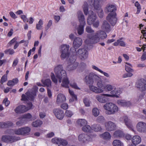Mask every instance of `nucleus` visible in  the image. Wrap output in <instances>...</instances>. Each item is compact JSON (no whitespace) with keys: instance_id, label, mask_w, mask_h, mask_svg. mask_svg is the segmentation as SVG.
Here are the masks:
<instances>
[{"instance_id":"nucleus-1","label":"nucleus","mask_w":146,"mask_h":146,"mask_svg":"<svg viewBox=\"0 0 146 146\" xmlns=\"http://www.w3.org/2000/svg\"><path fill=\"white\" fill-rule=\"evenodd\" d=\"M88 54L86 50L84 48L79 49L76 52V55H71L68 61L67 70L70 71L76 69L78 65V63L75 62L77 57H79L81 60H84L87 58Z\"/></svg>"},{"instance_id":"nucleus-2","label":"nucleus","mask_w":146,"mask_h":146,"mask_svg":"<svg viewBox=\"0 0 146 146\" xmlns=\"http://www.w3.org/2000/svg\"><path fill=\"white\" fill-rule=\"evenodd\" d=\"M54 72L56 77L58 79L59 83H61L62 79H63L62 86L65 88H68L69 82L67 77L66 71L63 69L62 66L58 65L54 68Z\"/></svg>"},{"instance_id":"nucleus-3","label":"nucleus","mask_w":146,"mask_h":146,"mask_svg":"<svg viewBox=\"0 0 146 146\" xmlns=\"http://www.w3.org/2000/svg\"><path fill=\"white\" fill-rule=\"evenodd\" d=\"M107 35L104 31H99L96 33L94 35L92 34H89L87 36V38L85 41V43L88 44H93L98 42L100 37L102 39L107 38Z\"/></svg>"},{"instance_id":"nucleus-4","label":"nucleus","mask_w":146,"mask_h":146,"mask_svg":"<svg viewBox=\"0 0 146 146\" xmlns=\"http://www.w3.org/2000/svg\"><path fill=\"white\" fill-rule=\"evenodd\" d=\"M105 10L106 12H110L106 17L107 20L109 22L111 25L115 26L117 20L116 13V7L113 5H109L105 8Z\"/></svg>"},{"instance_id":"nucleus-5","label":"nucleus","mask_w":146,"mask_h":146,"mask_svg":"<svg viewBox=\"0 0 146 146\" xmlns=\"http://www.w3.org/2000/svg\"><path fill=\"white\" fill-rule=\"evenodd\" d=\"M78 18L80 23L77 29L78 33L79 35H82L84 32V28L86 24L84 17L82 12L81 11H78L77 13Z\"/></svg>"},{"instance_id":"nucleus-6","label":"nucleus","mask_w":146,"mask_h":146,"mask_svg":"<svg viewBox=\"0 0 146 146\" xmlns=\"http://www.w3.org/2000/svg\"><path fill=\"white\" fill-rule=\"evenodd\" d=\"M96 14L92 11H90L89 16L87 20V24L90 25L92 24L93 27L97 28L99 25V21L98 20L96 21Z\"/></svg>"},{"instance_id":"nucleus-7","label":"nucleus","mask_w":146,"mask_h":146,"mask_svg":"<svg viewBox=\"0 0 146 146\" xmlns=\"http://www.w3.org/2000/svg\"><path fill=\"white\" fill-rule=\"evenodd\" d=\"M85 82L87 84L92 85L94 83L101 80V78L94 73L92 72L85 76Z\"/></svg>"},{"instance_id":"nucleus-8","label":"nucleus","mask_w":146,"mask_h":146,"mask_svg":"<svg viewBox=\"0 0 146 146\" xmlns=\"http://www.w3.org/2000/svg\"><path fill=\"white\" fill-rule=\"evenodd\" d=\"M104 108L108 111L107 113L108 114H114L118 110V107L112 103H106L104 106Z\"/></svg>"},{"instance_id":"nucleus-9","label":"nucleus","mask_w":146,"mask_h":146,"mask_svg":"<svg viewBox=\"0 0 146 146\" xmlns=\"http://www.w3.org/2000/svg\"><path fill=\"white\" fill-rule=\"evenodd\" d=\"M89 135H87L85 134H80L78 137V139L79 141L82 143H88L89 141H91L92 138L96 136L94 134H91Z\"/></svg>"},{"instance_id":"nucleus-10","label":"nucleus","mask_w":146,"mask_h":146,"mask_svg":"<svg viewBox=\"0 0 146 146\" xmlns=\"http://www.w3.org/2000/svg\"><path fill=\"white\" fill-rule=\"evenodd\" d=\"M95 83H97V86L99 88L93 85H90L89 88L90 90L97 93H99L103 92L104 91V90H103L104 86H103L102 83L101 79V80H99L97 82H96Z\"/></svg>"},{"instance_id":"nucleus-11","label":"nucleus","mask_w":146,"mask_h":146,"mask_svg":"<svg viewBox=\"0 0 146 146\" xmlns=\"http://www.w3.org/2000/svg\"><path fill=\"white\" fill-rule=\"evenodd\" d=\"M103 0H94V7L96 10V12L100 18H102L104 16L102 9L101 8L100 4L102 3Z\"/></svg>"},{"instance_id":"nucleus-12","label":"nucleus","mask_w":146,"mask_h":146,"mask_svg":"<svg viewBox=\"0 0 146 146\" xmlns=\"http://www.w3.org/2000/svg\"><path fill=\"white\" fill-rule=\"evenodd\" d=\"M31 130V129L29 127H25L15 129L14 132L17 135H26L29 134Z\"/></svg>"},{"instance_id":"nucleus-13","label":"nucleus","mask_w":146,"mask_h":146,"mask_svg":"<svg viewBox=\"0 0 146 146\" xmlns=\"http://www.w3.org/2000/svg\"><path fill=\"white\" fill-rule=\"evenodd\" d=\"M61 47L62 53L60 57L61 58L68 57L69 56V54L68 53L69 46L66 44L62 45Z\"/></svg>"},{"instance_id":"nucleus-14","label":"nucleus","mask_w":146,"mask_h":146,"mask_svg":"<svg viewBox=\"0 0 146 146\" xmlns=\"http://www.w3.org/2000/svg\"><path fill=\"white\" fill-rule=\"evenodd\" d=\"M136 87L142 91L146 90V81L144 79L141 78L138 80L136 84Z\"/></svg>"},{"instance_id":"nucleus-15","label":"nucleus","mask_w":146,"mask_h":146,"mask_svg":"<svg viewBox=\"0 0 146 146\" xmlns=\"http://www.w3.org/2000/svg\"><path fill=\"white\" fill-rule=\"evenodd\" d=\"M51 141L53 143L58 145V146L60 145L66 146L68 144V142L66 140L56 137L52 138Z\"/></svg>"},{"instance_id":"nucleus-16","label":"nucleus","mask_w":146,"mask_h":146,"mask_svg":"<svg viewBox=\"0 0 146 146\" xmlns=\"http://www.w3.org/2000/svg\"><path fill=\"white\" fill-rule=\"evenodd\" d=\"M53 112L57 118L60 120L62 119L64 116L63 111L60 109H54Z\"/></svg>"},{"instance_id":"nucleus-17","label":"nucleus","mask_w":146,"mask_h":146,"mask_svg":"<svg viewBox=\"0 0 146 146\" xmlns=\"http://www.w3.org/2000/svg\"><path fill=\"white\" fill-rule=\"evenodd\" d=\"M106 129L108 131H111L115 130L116 128V125L113 122L109 121L105 123Z\"/></svg>"},{"instance_id":"nucleus-18","label":"nucleus","mask_w":146,"mask_h":146,"mask_svg":"<svg viewBox=\"0 0 146 146\" xmlns=\"http://www.w3.org/2000/svg\"><path fill=\"white\" fill-rule=\"evenodd\" d=\"M36 89H34L31 92H27L26 93V95L27 96L28 99L31 101L34 100L35 97L36 96V93L37 91L38 88L36 86Z\"/></svg>"},{"instance_id":"nucleus-19","label":"nucleus","mask_w":146,"mask_h":146,"mask_svg":"<svg viewBox=\"0 0 146 146\" xmlns=\"http://www.w3.org/2000/svg\"><path fill=\"white\" fill-rule=\"evenodd\" d=\"M106 94H103L100 95H98L96 96V99L99 102L102 103L107 102L109 100V98Z\"/></svg>"},{"instance_id":"nucleus-20","label":"nucleus","mask_w":146,"mask_h":146,"mask_svg":"<svg viewBox=\"0 0 146 146\" xmlns=\"http://www.w3.org/2000/svg\"><path fill=\"white\" fill-rule=\"evenodd\" d=\"M82 43V39L79 37H76L74 38L73 43L74 48L76 49L80 47Z\"/></svg>"},{"instance_id":"nucleus-21","label":"nucleus","mask_w":146,"mask_h":146,"mask_svg":"<svg viewBox=\"0 0 146 146\" xmlns=\"http://www.w3.org/2000/svg\"><path fill=\"white\" fill-rule=\"evenodd\" d=\"M16 113H22L27 111L26 107L23 105H20L17 107L14 110Z\"/></svg>"},{"instance_id":"nucleus-22","label":"nucleus","mask_w":146,"mask_h":146,"mask_svg":"<svg viewBox=\"0 0 146 146\" xmlns=\"http://www.w3.org/2000/svg\"><path fill=\"white\" fill-rule=\"evenodd\" d=\"M121 91L120 90L114 89V90L111 91V94H106L107 96L112 97L118 98L121 94Z\"/></svg>"},{"instance_id":"nucleus-23","label":"nucleus","mask_w":146,"mask_h":146,"mask_svg":"<svg viewBox=\"0 0 146 146\" xmlns=\"http://www.w3.org/2000/svg\"><path fill=\"white\" fill-rule=\"evenodd\" d=\"M102 28L107 33L110 32L111 30L110 25L106 21H104Z\"/></svg>"},{"instance_id":"nucleus-24","label":"nucleus","mask_w":146,"mask_h":146,"mask_svg":"<svg viewBox=\"0 0 146 146\" xmlns=\"http://www.w3.org/2000/svg\"><path fill=\"white\" fill-rule=\"evenodd\" d=\"M124 121L125 124L127 127L133 131V126L132 125L131 120L128 119L127 116H125L124 117Z\"/></svg>"},{"instance_id":"nucleus-25","label":"nucleus","mask_w":146,"mask_h":146,"mask_svg":"<svg viewBox=\"0 0 146 146\" xmlns=\"http://www.w3.org/2000/svg\"><path fill=\"white\" fill-rule=\"evenodd\" d=\"M115 138H120L124 137V134L121 130H118L116 131L113 134Z\"/></svg>"},{"instance_id":"nucleus-26","label":"nucleus","mask_w":146,"mask_h":146,"mask_svg":"<svg viewBox=\"0 0 146 146\" xmlns=\"http://www.w3.org/2000/svg\"><path fill=\"white\" fill-rule=\"evenodd\" d=\"M66 100V97L65 96L62 94H58L57 96L56 100V102L58 104H60Z\"/></svg>"},{"instance_id":"nucleus-27","label":"nucleus","mask_w":146,"mask_h":146,"mask_svg":"<svg viewBox=\"0 0 146 146\" xmlns=\"http://www.w3.org/2000/svg\"><path fill=\"white\" fill-rule=\"evenodd\" d=\"M117 103L121 106L127 107L129 106L131 104L129 101L127 102L124 100H119L117 101Z\"/></svg>"},{"instance_id":"nucleus-28","label":"nucleus","mask_w":146,"mask_h":146,"mask_svg":"<svg viewBox=\"0 0 146 146\" xmlns=\"http://www.w3.org/2000/svg\"><path fill=\"white\" fill-rule=\"evenodd\" d=\"M13 123L11 121H7L4 122H0V128H5L11 126Z\"/></svg>"},{"instance_id":"nucleus-29","label":"nucleus","mask_w":146,"mask_h":146,"mask_svg":"<svg viewBox=\"0 0 146 146\" xmlns=\"http://www.w3.org/2000/svg\"><path fill=\"white\" fill-rule=\"evenodd\" d=\"M131 141L133 144H135L136 145L139 144L141 141V137L138 135L133 136L132 139Z\"/></svg>"},{"instance_id":"nucleus-30","label":"nucleus","mask_w":146,"mask_h":146,"mask_svg":"<svg viewBox=\"0 0 146 146\" xmlns=\"http://www.w3.org/2000/svg\"><path fill=\"white\" fill-rule=\"evenodd\" d=\"M100 137L106 140H109L111 139V135L108 132H106L100 135Z\"/></svg>"},{"instance_id":"nucleus-31","label":"nucleus","mask_w":146,"mask_h":146,"mask_svg":"<svg viewBox=\"0 0 146 146\" xmlns=\"http://www.w3.org/2000/svg\"><path fill=\"white\" fill-rule=\"evenodd\" d=\"M123 39V38H120L119 39L117 40L116 42H115L113 44L114 46H117L119 44L121 46H125V42L122 40Z\"/></svg>"},{"instance_id":"nucleus-32","label":"nucleus","mask_w":146,"mask_h":146,"mask_svg":"<svg viewBox=\"0 0 146 146\" xmlns=\"http://www.w3.org/2000/svg\"><path fill=\"white\" fill-rule=\"evenodd\" d=\"M82 129L83 131L87 133H89L90 134H92V127L89 125H85L82 127Z\"/></svg>"},{"instance_id":"nucleus-33","label":"nucleus","mask_w":146,"mask_h":146,"mask_svg":"<svg viewBox=\"0 0 146 146\" xmlns=\"http://www.w3.org/2000/svg\"><path fill=\"white\" fill-rule=\"evenodd\" d=\"M92 133L93 131L97 132L101 130L102 128L99 125L94 124L92 126Z\"/></svg>"},{"instance_id":"nucleus-34","label":"nucleus","mask_w":146,"mask_h":146,"mask_svg":"<svg viewBox=\"0 0 146 146\" xmlns=\"http://www.w3.org/2000/svg\"><path fill=\"white\" fill-rule=\"evenodd\" d=\"M69 92L70 95L72 96V99L70 100V102H73L74 101L77 100V96L75 95L74 92L72 90H71L70 89H69Z\"/></svg>"},{"instance_id":"nucleus-35","label":"nucleus","mask_w":146,"mask_h":146,"mask_svg":"<svg viewBox=\"0 0 146 146\" xmlns=\"http://www.w3.org/2000/svg\"><path fill=\"white\" fill-rule=\"evenodd\" d=\"M41 82L44 85V86L50 87L51 86V81L50 79H47L45 80H42Z\"/></svg>"},{"instance_id":"nucleus-36","label":"nucleus","mask_w":146,"mask_h":146,"mask_svg":"<svg viewBox=\"0 0 146 146\" xmlns=\"http://www.w3.org/2000/svg\"><path fill=\"white\" fill-rule=\"evenodd\" d=\"M77 124L81 126H84L87 124V121L84 119H80L77 121Z\"/></svg>"},{"instance_id":"nucleus-37","label":"nucleus","mask_w":146,"mask_h":146,"mask_svg":"<svg viewBox=\"0 0 146 146\" xmlns=\"http://www.w3.org/2000/svg\"><path fill=\"white\" fill-rule=\"evenodd\" d=\"M83 10L85 15H87L88 12V5L86 2H84L83 5Z\"/></svg>"},{"instance_id":"nucleus-38","label":"nucleus","mask_w":146,"mask_h":146,"mask_svg":"<svg viewBox=\"0 0 146 146\" xmlns=\"http://www.w3.org/2000/svg\"><path fill=\"white\" fill-rule=\"evenodd\" d=\"M42 124V121L39 120H37L33 123V126L34 127H40Z\"/></svg>"},{"instance_id":"nucleus-39","label":"nucleus","mask_w":146,"mask_h":146,"mask_svg":"<svg viewBox=\"0 0 146 146\" xmlns=\"http://www.w3.org/2000/svg\"><path fill=\"white\" fill-rule=\"evenodd\" d=\"M7 77L6 76L3 75L1 78L0 81V88H2L3 87V84L4 83L7 81Z\"/></svg>"},{"instance_id":"nucleus-40","label":"nucleus","mask_w":146,"mask_h":146,"mask_svg":"<svg viewBox=\"0 0 146 146\" xmlns=\"http://www.w3.org/2000/svg\"><path fill=\"white\" fill-rule=\"evenodd\" d=\"M8 143H12L18 140L17 137L12 136L9 135Z\"/></svg>"},{"instance_id":"nucleus-41","label":"nucleus","mask_w":146,"mask_h":146,"mask_svg":"<svg viewBox=\"0 0 146 146\" xmlns=\"http://www.w3.org/2000/svg\"><path fill=\"white\" fill-rule=\"evenodd\" d=\"M43 21L42 19H40L38 23L36 25V28L37 30H39L42 29L43 25Z\"/></svg>"},{"instance_id":"nucleus-42","label":"nucleus","mask_w":146,"mask_h":146,"mask_svg":"<svg viewBox=\"0 0 146 146\" xmlns=\"http://www.w3.org/2000/svg\"><path fill=\"white\" fill-rule=\"evenodd\" d=\"M134 5L137 7V9L136 14H139L140 13L141 9L140 5L138 1H136L134 4Z\"/></svg>"},{"instance_id":"nucleus-43","label":"nucleus","mask_w":146,"mask_h":146,"mask_svg":"<svg viewBox=\"0 0 146 146\" xmlns=\"http://www.w3.org/2000/svg\"><path fill=\"white\" fill-rule=\"evenodd\" d=\"M113 88V87L110 84H107L106 85L103 89V90L107 91H110Z\"/></svg>"},{"instance_id":"nucleus-44","label":"nucleus","mask_w":146,"mask_h":146,"mask_svg":"<svg viewBox=\"0 0 146 146\" xmlns=\"http://www.w3.org/2000/svg\"><path fill=\"white\" fill-rule=\"evenodd\" d=\"M32 117L30 113H27L21 116V118L25 120V122H27L25 121V119H31Z\"/></svg>"},{"instance_id":"nucleus-45","label":"nucleus","mask_w":146,"mask_h":146,"mask_svg":"<svg viewBox=\"0 0 146 146\" xmlns=\"http://www.w3.org/2000/svg\"><path fill=\"white\" fill-rule=\"evenodd\" d=\"M113 146H121L122 143L119 140H114L113 142Z\"/></svg>"},{"instance_id":"nucleus-46","label":"nucleus","mask_w":146,"mask_h":146,"mask_svg":"<svg viewBox=\"0 0 146 146\" xmlns=\"http://www.w3.org/2000/svg\"><path fill=\"white\" fill-rule=\"evenodd\" d=\"M93 115L95 117H97L98 115L99 114V111L97 108H94L92 110Z\"/></svg>"},{"instance_id":"nucleus-47","label":"nucleus","mask_w":146,"mask_h":146,"mask_svg":"<svg viewBox=\"0 0 146 146\" xmlns=\"http://www.w3.org/2000/svg\"><path fill=\"white\" fill-rule=\"evenodd\" d=\"M4 52L6 54L12 55L15 53V51L13 49L9 48L5 50L4 51Z\"/></svg>"},{"instance_id":"nucleus-48","label":"nucleus","mask_w":146,"mask_h":146,"mask_svg":"<svg viewBox=\"0 0 146 146\" xmlns=\"http://www.w3.org/2000/svg\"><path fill=\"white\" fill-rule=\"evenodd\" d=\"M26 123V122H25V120L23 119L22 118L20 120L17 121L16 124L18 126H21L23 124H25Z\"/></svg>"},{"instance_id":"nucleus-49","label":"nucleus","mask_w":146,"mask_h":146,"mask_svg":"<svg viewBox=\"0 0 146 146\" xmlns=\"http://www.w3.org/2000/svg\"><path fill=\"white\" fill-rule=\"evenodd\" d=\"M9 135H4L2 136L1 140L2 141L8 143Z\"/></svg>"},{"instance_id":"nucleus-50","label":"nucleus","mask_w":146,"mask_h":146,"mask_svg":"<svg viewBox=\"0 0 146 146\" xmlns=\"http://www.w3.org/2000/svg\"><path fill=\"white\" fill-rule=\"evenodd\" d=\"M50 76L51 77V79L54 83H57V79L56 78L54 74L52 72L51 73Z\"/></svg>"},{"instance_id":"nucleus-51","label":"nucleus","mask_w":146,"mask_h":146,"mask_svg":"<svg viewBox=\"0 0 146 146\" xmlns=\"http://www.w3.org/2000/svg\"><path fill=\"white\" fill-rule=\"evenodd\" d=\"M65 114L66 116L70 117L73 115V113L70 110H67L65 112Z\"/></svg>"},{"instance_id":"nucleus-52","label":"nucleus","mask_w":146,"mask_h":146,"mask_svg":"<svg viewBox=\"0 0 146 146\" xmlns=\"http://www.w3.org/2000/svg\"><path fill=\"white\" fill-rule=\"evenodd\" d=\"M104 118L103 116H100L98 117L96 121L98 122L102 123L104 122Z\"/></svg>"},{"instance_id":"nucleus-53","label":"nucleus","mask_w":146,"mask_h":146,"mask_svg":"<svg viewBox=\"0 0 146 146\" xmlns=\"http://www.w3.org/2000/svg\"><path fill=\"white\" fill-rule=\"evenodd\" d=\"M86 30L88 33H93L94 32V30L92 29L89 26L86 27Z\"/></svg>"},{"instance_id":"nucleus-54","label":"nucleus","mask_w":146,"mask_h":146,"mask_svg":"<svg viewBox=\"0 0 146 146\" xmlns=\"http://www.w3.org/2000/svg\"><path fill=\"white\" fill-rule=\"evenodd\" d=\"M10 103V101L8 100V98H5L3 102V103L5 104V106L6 107L9 106Z\"/></svg>"},{"instance_id":"nucleus-55","label":"nucleus","mask_w":146,"mask_h":146,"mask_svg":"<svg viewBox=\"0 0 146 146\" xmlns=\"http://www.w3.org/2000/svg\"><path fill=\"white\" fill-rule=\"evenodd\" d=\"M70 86L72 88L80 90V89L77 86L75 83H70Z\"/></svg>"},{"instance_id":"nucleus-56","label":"nucleus","mask_w":146,"mask_h":146,"mask_svg":"<svg viewBox=\"0 0 146 146\" xmlns=\"http://www.w3.org/2000/svg\"><path fill=\"white\" fill-rule=\"evenodd\" d=\"M52 24V21L51 20H49L47 24V26L45 27V30L46 31L48 30Z\"/></svg>"},{"instance_id":"nucleus-57","label":"nucleus","mask_w":146,"mask_h":146,"mask_svg":"<svg viewBox=\"0 0 146 146\" xmlns=\"http://www.w3.org/2000/svg\"><path fill=\"white\" fill-rule=\"evenodd\" d=\"M125 68L126 71L128 72H132L133 71V70L131 68L130 66V67L125 65Z\"/></svg>"},{"instance_id":"nucleus-58","label":"nucleus","mask_w":146,"mask_h":146,"mask_svg":"<svg viewBox=\"0 0 146 146\" xmlns=\"http://www.w3.org/2000/svg\"><path fill=\"white\" fill-rule=\"evenodd\" d=\"M33 106V104L31 102H29L27 104V107H26V109L27 111L31 109Z\"/></svg>"},{"instance_id":"nucleus-59","label":"nucleus","mask_w":146,"mask_h":146,"mask_svg":"<svg viewBox=\"0 0 146 146\" xmlns=\"http://www.w3.org/2000/svg\"><path fill=\"white\" fill-rule=\"evenodd\" d=\"M68 104L66 103L62 104L61 106V108L64 110H66L68 108Z\"/></svg>"},{"instance_id":"nucleus-60","label":"nucleus","mask_w":146,"mask_h":146,"mask_svg":"<svg viewBox=\"0 0 146 146\" xmlns=\"http://www.w3.org/2000/svg\"><path fill=\"white\" fill-rule=\"evenodd\" d=\"M83 102L86 106L88 107L90 106V103L88 100L86 98L84 99Z\"/></svg>"},{"instance_id":"nucleus-61","label":"nucleus","mask_w":146,"mask_h":146,"mask_svg":"<svg viewBox=\"0 0 146 146\" xmlns=\"http://www.w3.org/2000/svg\"><path fill=\"white\" fill-rule=\"evenodd\" d=\"M133 74L130 72H128L123 75V77L125 78L128 77H131L132 76Z\"/></svg>"},{"instance_id":"nucleus-62","label":"nucleus","mask_w":146,"mask_h":146,"mask_svg":"<svg viewBox=\"0 0 146 146\" xmlns=\"http://www.w3.org/2000/svg\"><path fill=\"white\" fill-rule=\"evenodd\" d=\"M17 39V38L16 37H15L13 38V39L10 40V41L9 42V45H11L13 44V43L16 42V41Z\"/></svg>"},{"instance_id":"nucleus-63","label":"nucleus","mask_w":146,"mask_h":146,"mask_svg":"<svg viewBox=\"0 0 146 146\" xmlns=\"http://www.w3.org/2000/svg\"><path fill=\"white\" fill-rule=\"evenodd\" d=\"M39 115L40 118H43L45 117L46 114L45 112H40L39 113Z\"/></svg>"},{"instance_id":"nucleus-64","label":"nucleus","mask_w":146,"mask_h":146,"mask_svg":"<svg viewBox=\"0 0 146 146\" xmlns=\"http://www.w3.org/2000/svg\"><path fill=\"white\" fill-rule=\"evenodd\" d=\"M28 98L27 97V96H26L25 94H23L22 96V98L21 99V100L23 101H27V100Z\"/></svg>"}]
</instances>
